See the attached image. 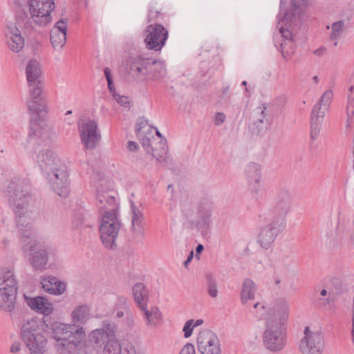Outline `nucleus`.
Here are the masks:
<instances>
[{"mask_svg": "<svg viewBox=\"0 0 354 354\" xmlns=\"http://www.w3.org/2000/svg\"><path fill=\"white\" fill-rule=\"evenodd\" d=\"M289 304L283 299L275 301L268 312L266 328L262 339L264 347L270 352L281 351L286 344V335L281 325L288 317Z\"/></svg>", "mask_w": 354, "mask_h": 354, "instance_id": "nucleus-1", "label": "nucleus"}, {"mask_svg": "<svg viewBox=\"0 0 354 354\" xmlns=\"http://www.w3.org/2000/svg\"><path fill=\"white\" fill-rule=\"evenodd\" d=\"M7 197L9 205L13 209L17 226L21 230H27L23 236L29 237L32 221V212L29 209L32 194L28 185L18 178L12 179L7 186Z\"/></svg>", "mask_w": 354, "mask_h": 354, "instance_id": "nucleus-2", "label": "nucleus"}, {"mask_svg": "<svg viewBox=\"0 0 354 354\" xmlns=\"http://www.w3.org/2000/svg\"><path fill=\"white\" fill-rule=\"evenodd\" d=\"M308 1V0H292L293 10L286 12L279 21V24H281L279 32L283 39L280 44V50L286 59H289L295 52L297 37L293 25L298 26L300 24L301 7L306 6Z\"/></svg>", "mask_w": 354, "mask_h": 354, "instance_id": "nucleus-3", "label": "nucleus"}, {"mask_svg": "<svg viewBox=\"0 0 354 354\" xmlns=\"http://www.w3.org/2000/svg\"><path fill=\"white\" fill-rule=\"evenodd\" d=\"M17 292V281L14 272L10 270L0 272V308L11 311L15 307Z\"/></svg>", "mask_w": 354, "mask_h": 354, "instance_id": "nucleus-4", "label": "nucleus"}, {"mask_svg": "<svg viewBox=\"0 0 354 354\" xmlns=\"http://www.w3.org/2000/svg\"><path fill=\"white\" fill-rule=\"evenodd\" d=\"M121 227L118 214L114 213L102 214L100 225V238L103 245L111 250L116 248L115 240Z\"/></svg>", "mask_w": 354, "mask_h": 354, "instance_id": "nucleus-5", "label": "nucleus"}, {"mask_svg": "<svg viewBox=\"0 0 354 354\" xmlns=\"http://www.w3.org/2000/svg\"><path fill=\"white\" fill-rule=\"evenodd\" d=\"M292 206L291 193L286 189L277 192L272 205L267 210L265 216L286 224V218Z\"/></svg>", "mask_w": 354, "mask_h": 354, "instance_id": "nucleus-6", "label": "nucleus"}, {"mask_svg": "<svg viewBox=\"0 0 354 354\" xmlns=\"http://www.w3.org/2000/svg\"><path fill=\"white\" fill-rule=\"evenodd\" d=\"M28 245L30 251L29 262L35 270L47 268L49 257L55 254V249L36 240H30Z\"/></svg>", "mask_w": 354, "mask_h": 354, "instance_id": "nucleus-7", "label": "nucleus"}, {"mask_svg": "<svg viewBox=\"0 0 354 354\" xmlns=\"http://www.w3.org/2000/svg\"><path fill=\"white\" fill-rule=\"evenodd\" d=\"M92 183L96 188V206L101 212V215L106 213L117 214L118 205L115 198L111 194L110 191L104 192L102 187L106 180L100 177L99 182L95 183L93 177Z\"/></svg>", "mask_w": 354, "mask_h": 354, "instance_id": "nucleus-8", "label": "nucleus"}, {"mask_svg": "<svg viewBox=\"0 0 354 354\" xmlns=\"http://www.w3.org/2000/svg\"><path fill=\"white\" fill-rule=\"evenodd\" d=\"M29 8L34 23L45 26L50 21V14L55 8V3L53 0H30Z\"/></svg>", "mask_w": 354, "mask_h": 354, "instance_id": "nucleus-9", "label": "nucleus"}, {"mask_svg": "<svg viewBox=\"0 0 354 354\" xmlns=\"http://www.w3.org/2000/svg\"><path fill=\"white\" fill-rule=\"evenodd\" d=\"M267 224L262 227L258 236V243L261 248L268 250L276 240L277 236L283 231L286 224L279 223L265 216Z\"/></svg>", "mask_w": 354, "mask_h": 354, "instance_id": "nucleus-10", "label": "nucleus"}, {"mask_svg": "<svg viewBox=\"0 0 354 354\" xmlns=\"http://www.w3.org/2000/svg\"><path fill=\"white\" fill-rule=\"evenodd\" d=\"M145 32L147 33L145 43L148 49L159 51L165 45L168 38V31L161 24L149 25Z\"/></svg>", "mask_w": 354, "mask_h": 354, "instance_id": "nucleus-11", "label": "nucleus"}, {"mask_svg": "<svg viewBox=\"0 0 354 354\" xmlns=\"http://www.w3.org/2000/svg\"><path fill=\"white\" fill-rule=\"evenodd\" d=\"M304 333V337L299 344V350L302 354H322L324 342L321 333L310 331L308 326L305 327Z\"/></svg>", "mask_w": 354, "mask_h": 354, "instance_id": "nucleus-12", "label": "nucleus"}, {"mask_svg": "<svg viewBox=\"0 0 354 354\" xmlns=\"http://www.w3.org/2000/svg\"><path fill=\"white\" fill-rule=\"evenodd\" d=\"M51 183L54 192L59 196L66 198L69 194L68 174L61 164L50 170V176H47Z\"/></svg>", "mask_w": 354, "mask_h": 354, "instance_id": "nucleus-13", "label": "nucleus"}, {"mask_svg": "<svg viewBox=\"0 0 354 354\" xmlns=\"http://www.w3.org/2000/svg\"><path fill=\"white\" fill-rule=\"evenodd\" d=\"M117 327L113 322L103 320L99 328L93 330L88 335L89 342L95 347L102 348L116 334Z\"/></svg>", "mask_w": 354, "mask_h": 354, "instance_id": "nucleus-14", "label": "nucleus"}, {"mask_svg": "<svg viewBox=\"0 0 354 354\" xmlns=\"http://www.w3.org/2000/svg\"><path fill=\"white\" fill-rule=\"evenodd\" d=\"M81 141L87 150H93L100 140V133L97 131V124L94 120H88L78 123Z\"/></svg>", "mask_w": 354, "mask_h": 354, "instance_id": "nucleus-15", "label": "nucleus"}, {"mask_svg": "<svg viewBox=\"0 0 354 354\" xmlns=\"http://www.w3.org/2000/svg\"><path fill=\"white\" fill-rule=\"evenodd\" d=\"M21 338L32 354H40L46 351L47 339L36 328L29 329L24 326Z\"/></svg>", "mask_w": 354, "mask_h": 354, "instance_id": "nucleus-16", "label": "nucleus"}, {"mask_svg": "<svg viewBox=\"0 0 354 354\" xmlns=\"http://www.w3.org/2000/svg\"><path fill=\"white\" fill-rule=\"evenodd\" d=\"M197 346L201 354H221V353L218 337L208 329L203 330L198 333Z\"/></svg>", "mask_w": 354, "mask_h": 354, "instance_id": "nucleus-17", "label": "nucleus"}, {"mask_svg": "<svg viewBox=\"0 0 354 354\" xmlns=\"http://www.w3.org/2000/svg\"><path fill=\"white\" fill-rule=\"evenodd\" d=\"M36 161L41 171L46 176H50V170L61 164L56 153L49 149L40 150L37 155Z\"/></svg>", "mask_w": 354, "mask_h": 354, "instance_id": "nucleus-18", "label": "nucleus"}, {"mask_svg": "<svg viewBox=\"0 0 354 354\" xmlns=\"http://www.w3.org/2000/svg\"><path fill=\"white\" fill-rule=\"evenodd\" d=\"M131 227L132 238L136 241H141L145 236L143 223L145 221L142 211L133 202L131 203Z\"/></svg>", "mask_w": 354, "mask_h": 354, "instance_id": "nucleus-19", "label": "nucleus"}, {"mask_svg": "<svg viewBox=\"0 0 354 354\" xmlns=\"http://www.w3.org/2000/svg\"><path fill=\"white\" fill-rule=\"evenodd\" d=\"M269 112L267 107H257L252 112L250 117V126L257 133L266 131L270 125Z\"/></svg>", "mask_w": 354, "mask_h": 354, "instance_id": "nucleus-20", "label": "nucleus"}, {"mask_svg": "<svg viewBox=\"0 0 354 354\" xmlns=\"http://www.w3.org/2000/svg\"><path fill=\"white\" fill-rule=\"evenodd\" d=\"M213 203L211 201L202 202L198 207L196 226L202 231L206 230L211 224V217L213 211Z\"/></svg>", "mask_w": 354, "mask_h": 354, "instance_id": "nucleus-21", "label": "nucleus"}, {"mask_svg": "<svg viewBox=\"0 0 354 354\" xmlns=\"http://www.w3.org/2000/svg\"><path fill=\"white\" fill-rule=\"evenodd\" d=\"M67 19L58 21L50 32V41L54 48H62L66 41Z\"/></svg>", "mask_w": 354, "mask_h": 354, "instance_id": "nucleus-22", "label": "nucleus"}, {"mask_svg": "<svg viewBox=\"0 0 354 354\" xmlns=\"http://www.w3.org/2000/svg\"><path fill=\"white\" fill-rule=\"evenodd\" d=\"M9 37L8 45L10 49L15 53L19 52L24 46V39L21 36V30L15 24L8 26V31L6 33Z\"/></svg>", "mask_w": 354, "mask_h": 354, "instance_id": "nucleus-23", "label": "nucleus"}, {"mask_svg": "<svg viewBox=\"0 0 354 354\" xmlns=\"http://www.w3.org/2000/svg\"><path fill=\"white\" fill-rule=\"evenodd\" d=\"M325 112L321 110L319 104H315L312 110L310 116V138L313 140H316L319 135Z\"/></svg>", "mask_w": 354, "mask_h": 354, "instance_id": "nucleus-24", "label": "nucleus"}, {"mask_svg": "<svg viewBox=\"0 0 354 354\" xmlns=\"http://www.w3.org/2000/svg\"><path fill=\"white\" fill-rule=\"evenodd\" d=\"M27 305L37 313L48 315L53 310V306L47 299L43 297H28L25 296Z\"/></svg>", "mask_w": 354, "mask_h": 354, "instance_id": "nucleus-25", "label": "nucleus"}, {"mask_svg": "<svg viewBox=\"0 0 354 354\" xmlns=\"http://www.w3.org/2000/svg\"><path fill=\"white\" fill-rule=\"evenodd\" d=\"M41 284L42 288L51 295H60L66 291V283L53 276L43 278Z\"/></svg>", "mask_w": 354, "mask_h": 354, "instance_id": "nucleus-26", "label": "nucleus"}, {"mask_svg": "<svg viewBox=\"0 0 354 354\" xmlns=\"http://www.w3.org/2000/svg\"><path fill=\"white\" fill-rule=\"evenodd\" d=\"M167 140L165 139L160 140L159 141H154L151 144V149L146 151L147 153H151L156 159L157 163L164 166L168 158V148L166 145Z\"/></svg>", "mask_w": 354, "mask_h": 354, "instance_id": "nucleus-27", "label": "nucleus"}, {"mask_svg": "<svg viewBox=\"0 0 354 354\" xmlns=\"http://www.w3.org/2000/svg\"><path fill=\"white\" fill-rule=\"evenodd\" d=\"M245 172L250 189L257 192L261 179L260 166L257 163L250 162L247 165Z\"/></svg>", "mask_w": 354, "mask_h": 354, "instance_id": "nucleus-28", "label": "nucleus"}, {"mask_svg": "<svg viewBox=\"0 0 354 354\" xmlns=\"http://www.w3.org/2000/svg\"><path fill=\"white\" fill-rule=\"evenodd\" d=\"M151 71V59L136 57L130 65V73L138 77H145Z\"/></svg>", "mask_w": 354, "mask_h": 354, "instance_id": "nucleus-29", "label": "nucleus"}, {"mask_svg": "<svg viewBox=\"0 0 354 354\" xmlns=\"http://www.w3.org/2000/svg\"><path fill=\"white\" fill-rule=\"evenodd\" d=\"M292 262L290 254L283 252L281 250H276L270 254V265L274 269L281 267L287 268Z\"/></svg>", "mask_w": 354, "mask_h": 354, "instance_id": "nucleus-30", "label": "nucleus"}, {"mask_svg": "<svg viewBox=\"0 0 354 354\" xmlns=\"http://www.w3.org/2000/svg\"><path fill=\"white\" fill-rule=\"evenodd\" d=\"M139 308L143 312V319L148 326H157L158 322L162 319V313L156 306H151L148 309L147 305H144V308Z\"/></svg>", "mask_w": 354, "mask_h": 354, "instance_id": "nucleus-31", "label": "nucleus"}, {"mask_svg": "<svg viewBox=\"0 0 354 354\" xmlns=\"http://www.w3.org/2000/svg\"><path fill=\"white\" fill-rule=\"evenodd\" d=\"M91 317V308L87 304H82L76 306L71 313V318L75 323L84 324Z\"/></svg>", "mask_w": 354, "mask_h": 354, "instance_id": "nucleus-32", "label": "nucleus"}, {"mask_svg": "<svg viewBox=\"0 0 354 354\" xmlns=\"http://www.w3.org/2000/svg\"><path fill=\"white\" fill-rule=\"evenodd\" d=\"M133 295L138 308H144V305H147L149 292L142 283H138L134 285Z\"/></svg>", "mask_w": 354, "mask_h": 354, "instance_id": "nucleus-33", "label": "nucleus"}, {"mask_svg": "<svg viewBox=\"0 0 354 354\" xmlns=\"http://www.w3.org/2000/svg\"><path fill=\"white\" fill-rule=\"evenodd\" d=\"M26 71L27 80L30 86H33L38 81H40L39 78L41 72L37 61L35 59L30 60L26 66Z\"/></svg>", "mask_w": 354, "mask_h": 354, "instance_id": "nucleus-34", "label": "nucleus"}, {"mask_svg": "<svg viewBox=\"0 0 354 354\" xmlns=\"http://www.w3.org/2000/svg\"><path fill=\"white\" fill-rule=\"evenodd\" d=\"M49 131L50 129L40 127L37 124L31 126L28 134V142L34 145L37 142L38 138L44 140L48 139L50 138Z\"/></svg>", "mask_w": 354, "mask_h": 354, "instance_id": "nucleus-35", "label": "nucleus"}, {"mask_svg": "<svg viewBox=\"0 0 354 354\" xmlns=\"http://www.w3.org/2000/svg\"><path fill=\"white\" fill-rule=\"evenodd\" d=\"M256 286L252 280L245 279L241 292V300L245 304L249 299H254L255 297Z\"/></svg>", "mask_w": 354, "mask_h": 354, "instance_id": "nucleus-36", "label": "nucleus"}, {"mask_svg": "<svg viewBox=\"0 0 354 354\" xmlns=\"http://www.w3.org/2000/svg\"><path fill=\"white\" fill-rule=\"evenodd\" d=\"M153 127H149L147 131H142L136 132L138 138L140 140L142 145L145 151H149L151 149V144L153 140H157L153 136Z\"/></svg>", "mask_w": 354, "mask_h": 354, "instance_id": "nucleus-37", "label": "nucleus"}, {"mask_svg": "<svg viewBox=\"0 0 354 354\" xmlns=\"http://www.w3.org/2000/svg\"><path fill=\"white\" fill-rule=\"evenodd\" d=\"M27 106L30 113L40 115L46 111V104L44 99H32L27 102Z\"/></svg>", "mask_w": 354, "mask_h": 354, "instance_id": "nucleus-38", "label": "nucleus"}, {"mask_svg": "<svg viewBox=\"0 0 354 354\" xmlns=\"http://www.w3.org/2000/svg\"><path fill=\"white\" fill-rule=\"evenodd\" d=\"M53 337L57 341L67 342L72 332L68 330L66 325L60 323H55L53 326Z\"/></svg>", "mask_w": 354, "mask_h": 354, "instance_id": "nucleus-39", "label": "nucleus"}, {"mask_svg": "<svg viewBox=\"0 0 354 354\" xmlns=\"http://www.w3.org/2000/svg\"><path fill=\"white\" fill-rule=\"evenodd\" d=\"M346 29V25L344 21L340 20L334 22L331 25V32L330 35V39L334 41L333 46H336L338 44V40L342 35L344 31Z\"/></svg>", "mask_w": 354, "mask_h": 354, "instance_id": "nucleus-40", "label": "nucleus"}, {"mask_svg": "<svg viewBox=\"0 0 354 354\" xmlns=\"http://www.w3.org/2000/svg\"><path fill=\"white\" fill-rule=\"evenodd\" d=\"M151 71L153 75L151 76L152 80H157L158 79L164 78L167 75L165 66L163 62L156 59H151Z\"/></svg>", "mask_w": 354, "mask_h": 354, "instance_id": "nucleus-41", "label": "nucleus"}, {"mask_svg": "<svg viewBox=\"0 0 354 354\" xmlns=\"http://www.w3.org/2000/svg\"><path fill=\"white\" fill-rule=\"evenodd\" d=\"M120 345L116 337V334L111 337L106 344L102 347L104 354H120Z\"/></svg>", "mask_w": 354, "mask_h": 354, "instance_id": "nucleus-42", "label": "nucleus"}, {"mask_svg": "<svg viewBox=\"0 0 354 354\" xmlns=\"http://www.w3.org/2000/svg\"><path fill=\"white\" fill-rule=\"evenodd\" d=\"M130 310L129 306L127 303V299L124 297H120L118 299L116 308H115L113 313H115L117 318H122L124 315L127 316V311Z\"/></svg>", "mask_w": 354, "mask_h": 354, "instance_id": "nucleus-43", "label": "nucleus"}, {"mask_svg": "<svg viewBox=\"0 0 354 354\" xmlns=\"http://www.w3.org/2000/svg\"><path fill=\"white\" fill-rule=\"evenodd\" d=\"M85 227H91V225L89 223H86L85 221V215L82 212H77L75 214L74 217L72 221V227L74 230H77L82 227V226Z\"/></svg>", "mask_w": 354, "mask_h": 354, "instance_id": "nucleus-44", "label": "nucleus"}, {"mask_svg": "<svg viewBox=\"0 0 354 354\" xmlns=\"http://www.w3.org/2000/svg\"><path fill=\"white\" fill-rule=\"evenodd\" d=\"M333 93L331 90H327L324 92V93L322 95L319 100L316 104H319L321 106V110L327 111L329 104L333 99Z\"/></svg>", "mask_w": 354, "mask_h": 354, "instance_id": "nucleus-45", "label": "nucleus"}, {"mask_svg": "<svg viewBox=\"0 0 354 354\" xmlns=\"http://www.w3.org/2000/svg\"><path fill=\"white\" fill-rule=\"evenodd\" d=\"M120 354H144L140 351H137L134 345L128 341H123L120 345Z\"/></svg>", "mask_w": 354, "mask_h": 354, "instance_id": "nucleus-46", "label": "nucleus"}, {"mask_svg": "<svg viewBox=\"0 0 354 354\" xmlns=\"http://www.w3.org/2000/svg\"><path fill=\"white\" fill-rule=\"evenodd\" d=\"M207 292L209 295L215 298L218 294L217 285L216 281L212 278V276L208 275L207 277Z\"/></svg>", "mask_w": 354, "mask_h": 354, "instance_id": "nucleus-47", "label": "nucleus"}, {"mask_svg": "<svg viewBox=\"0 0 354 354\" xmlns=\"http://www.w3.org/2000/svg\"><path fill=\"white\" fill-rule=\"evenodd\" d=\"M32 87L30 90V94L32 97V99H43L41 97V93H42V84L41 81H38L36 84H35L33 86H30Z\"/></svg>", "mask_w": 354, "mask_h": 354, "instance_id": "nucleus-48", "label": "nucleus"}, {"mask_svg": "<svg viewBox=\"0 0 354 354\" xmlns=\"http://www.w3.org/2000/svg\"><path fill=\"white\" fill-rule=\"evenodd\" d=\"M194 322V319H189V320L187 321L186 323L185 324L183 328V331L184 332L185 337L188 338L192 335V334L193 333V329H194V327H193Z\"/></svg>", "mask_w": 354, "mask_h": 354, "instance_id": "nucleus-49", "label": "nucleus"}, {"mask_svg": "<svg viewBox=\"0 0 354 354\" xmlns=\"http://www.w3.org/2000/svg\"><path fill=\"white\" fill-rule=\"evenodd\" d=\"M120 105L128 107L130 104L129 100L128 97L120 95V94L117 93L116 95H114L113 97Z\"/></svg>", "mask_w": 354, "mask_h": 354, "instance_id": "nucleus-50", "label": "nucleus"}, {"mask_svg": "<svg viewBox=\"0 0 354 354\" xmlns=\"http://www.w3.org/2000/svg\"><path fill=\"white\" fill-rule=\"evenodd\" d=\"M347 115L350 117L354 114V99L351 96V94H348V105L346 108Z\"/></svg>", "mask_w": 354, "mask_h": 354, "instance_id": "nucleus-51", "label": "nucleus"}, {"mask_svg": "<svg viewBox=\"0 0 354 354\" xmlns=\"http://www.w3.org/2000/svg\"><path fill=\"white\" fill-rule=\"evenodd\" d=\"M160 15V12L158 10H155L153 9H150L148 12L147 17V22L150 23L153 21L157 20Z\"/></svg>", "mask_w": 354, "mask_h": 354, "instance_id": "nucleus-52", "label": "nucleus"}, {"mask_svg": "<svg viewBox=\"0 0 354 354\" xmlns=\"http://www.w3.org/2000/svg\"><path fill=\"white\" fill-rule=\"evenodd\" d=\"M180 354H195V348L191 343H188L182 348Z\"/></svg>", "mask_w": 354, "mask_h": 354, "instance_id": "nucleus-53", "label": "nucleus"}, {"mask_svg": "<svg viewBox=\"0 0 354 354\" xmlns=\"http://www.w3.org/2000/svg\"><path fill=\"white\" fill-rule=\"evenodd\" d=\"M148 121L144 118H140L138 120V128L136 129V132H140L144 130L147 126Z\"/></svg>", "mask_w": 354, "mask_h": 354, "instance_id": "nucleus-54", "label": "nucleus"}, {"mask_svg": "<svg viewBox=\"0 0 354 354\" xmlns=\"http://www.w3.org/2000/svg\"><path fill=\"white\" fill-rule=\"evenodd\" d=\"M225 120V115L223 113H217L215 116L214 124L216 126L221 125L223 122H224Z\"/></svg>", "mask_w": 354, "mask_h": 354, "instance_id": "nucleus-55", "label": "nucleus"}, {"mask_svg": "<svg viewBox=\"0 0 354 354\" xmlns=\"http://www.w3.org/2000/svg\"><path fill=\"white\" fill-rule=\"evenodd\" d=\"M126 320H127L128 327L131 328L133 326L134 320H133V316L131 310L127 311V315L126 316Z\"/></svg>", "mask_w": 354, "mask_h": 354, "instance_id": "nucleus-56", "label": "nucleus"}, {"mask_svg": "<svg viewBox=\"0 0 354 354\" xmlns=\"http://www.w3.org/2000/svg\"><path fill=\"white\" fill-rule=\"evenodd\" d=\"M107 83H108V89H109V92L111 93L112 96L113 97L114 95H116L118 93L115 91V86L113 84V81L111 80V81L107 82Z\"/></svg>", "mask_w": 354, "mask_h": 354, "instance_id": "nucleus-57", "label": "nucleus"}, {"mask_svg": "<svg viewBox=\"0 0 354 354\" xmlns=\"http://www.w3.org/2000/svg\"><path fill=\"white\" fill-rule=\"evenodd\" d=\"M138 144L134 142V141H129L127 142V149L131 151H136V149H138Z\"/></svg>", "mask_w": 354, "mask_h": 354, "instance_id": "nucleus-58", "label": "nucleus"}, {"mask_svg": "<svg viewBox=\"0 0 354 354\" xmlns=\"http://www.w3.org/2000/svg\"><path fill=\"white\" fill-rule=\"evenodd\" d=\"M24 24V28L28 31L30 28H32V21L30 19L25 17L22 21Z\"/></svg>", "mask_w": 354, "mask_h": 354, "instance_id": "nucleus-59", "label": "nucleus"}, {"mask_svg": "<svg viewBox=\"0 0 354 354\" xmlns=\"http://www.w3.org/2000/svg\"><path fill=\"white\" fill-rule=\"evenodd\" d=\"M104 73L107 82L113 80L111 70L108 67L104 68Z\"/></svg>", "mask_w": 354, "mask_h": 354, "instance_id": "nucleus-60", "label": "nucleus"}, {"mask_svg": "<svg viewBox=\"0 0 354 354\" xmlns=\"http://www.w3.org/2000/svg\"><path fill=\"white\" fill-rule=\"evenodd\" d=\"M326 50V49L325 47H320L314 51V54L317 56H322L325 53Z\"/></svg>", "mask_w": 354, "mask_h": 354, "instance_id": "nucleus-61", "label": "nucleus"}, {"mask_svg": "<svg viewBox=\"0 0 354 354\" xmlns=\"http://www.w3.org/2000/svg\"><path fill=\"white\" fill-rule=\"evenodd\" d=\"M193 257H194V251L192 250L190 252H189V254L187 257V259H186V261L184 262V266L185 267L187 266V265L192 261V259H193Z\"/></svg>", "mask_w": 354, "mask_h": 354, "instance_id": "nucleus-62", "label": "nucleus"}, {"mask_svg": "<svg viewBox=\"0 0 354 354\" xmlns=\"http://www.w3.org/2000/svg\"><path fill=\"white\" fill-rule=\"evenodd\" d=\"M222 96H223V97H226V98L229 97V96H230V88H229V86H226V87L223 88Z\"/></svg>", "mask_w": 354, "mask_h": 354, "instance_id": "nucleus-63", "label": "nucleus"}, {"mask_svg": "<svg viewBox=\"0 0 354 354\" xmlns=\"http://www.w3.org/2000/svg\"><path fill=\"white\" fill-rule=\"evenodd\" d=\"M10 351L12 353L19 351H20V345L19 344H12V346H11Z\"/></svg>", "mask_w": 354, "mask_h": 354, "instance_id": "nucleus-64", "label": "nucleus"}]
</instances>
